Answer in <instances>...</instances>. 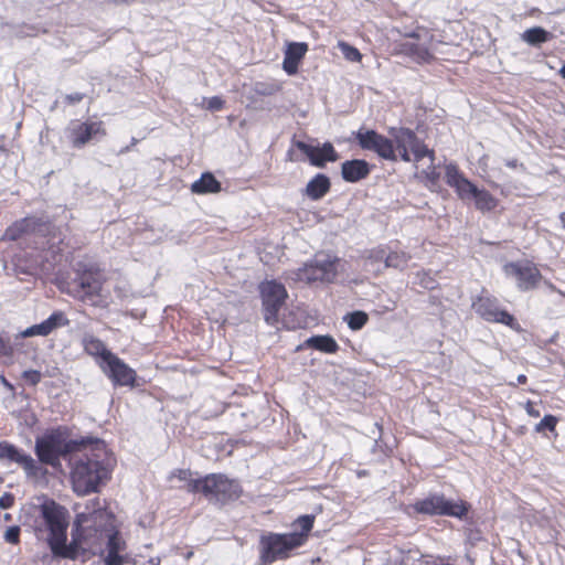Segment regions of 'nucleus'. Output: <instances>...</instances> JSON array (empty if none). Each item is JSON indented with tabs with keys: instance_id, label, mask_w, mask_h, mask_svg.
<instances>
[{
	"instance_id": "41",
	"label": "nucleus",
	"mask_w": 565,
	"mask_h": 565,
	"mask_svg": "<svg viewBox=\"0 0 565 565\" xmlns=\"http://www.w3.org/2000/svg\"><path fill=\"white\" fill-rule=\"evenodd\" d=\"M86 97L84 93L74 92L71 94H66L62 97L61 104L64 107L74 106L83 102V99Z\"/></svg>"
},
{
	"instance_id": "31",
	"label": "nucleus",
	"mask_w": 565,
	"mask_h": 565,
	"mask_svg": "<svg viewBox=\"0 0 565 565\" xmlns=\"http://www.w3.org/2000/svg\"><path fill=\"white\" fill-rule=\"evenodd\" d=\"M522 38L526 43H529L531 45H537V44L548 41L551 38V34L545 29H543L541 26H534V28L527 29L522 34Z\"/></svg>"
},
{
	"instance_id": "28",
	"label": "nucleus",
	"mask_w": 565,
	"mask_h": 565,
	"mask_svg": "<svg viewBox=\"0 0 565 565\" xmlns=\"http://www.w3.org/2000/svg\"><path fill=\"white\" fill-rule=\"evenodd\" d=\"M68 322L64 312L55 311L46 320L38 323V335H49L54 330L67 326Z\"/></svg>"
},
{
	"instance_id": "20",
	"label": "nucleus",
	"mask_w": 565,
	"mask_h": 565,
	"mask_svg": "<svg viewBox=\"0 0 565 565\" xmlns=\"http://www.w3.org/2000/svg\"><path fill=\"white\" fill-rule=\"evenodd\" d=\"M371 170V164L364 159H351L341 163V177L349 183H356L366 179Z\"/></svg>"
},
{
	"instance_id": "13",
	"label": "nucleus",
	"mask_w": 565,
	"mask_h": 565,
	"mask_svg": "<svg viewBox=\"0 0 565 565\" xmlns=\"http://www.w3.org/2000/svg\"><path fill=\"white\" fill-rule=\"evenodd\" d=\"M476 313L487 322L501 323L512 330L520 331L516 319L505 309L500 308L499 300L493 296H480L473 303Z\"/></svg>"
},
{
	"instance_id": "3",
	"label": "nucleus",
	"mask_w": 565,
	"mask_h": 565,
	"mask_svg": "<svg viewBox=\"0 0 565 565\" xmlns=\"http://www.w3.org/2000/svg\"><path fill=\"white\" fill-rule=\"evenodd\" d=\"M316 516L303 514L298 516L292 526L297 530L288 533H263L258 541V559L260 565H271L277 561H286L294 552L302 547L309 540L315 526Z\"/></svg>"
},
{
	"instance_id": "26",
	"label": "nucleus",
	"mask_w": 565,
	"mask_h": 565,
	"mask_svg": "<svg viewBox=\"0 0 565 565\" xmlns=\"http://www.w3.org/2000/svg\"><path fill=\"white\" fill-rule=\"evenodd\" d=\"M221 190V182L211 172L202 173L200 179L191 184V192L195 194L218 193Z\"/></svg>"
},
{
	"instance_id": "54",
	"label": "nucleus",
	"mask_w": 565,
	"mask_h": 565,
	"mask_svg": "<svg viewBox=\"0 0 565 565\" xmlns=\"http://www.w3.org/2000/svg\"><path fill=\"white\" fill-rule=\"evenodd\" d=\"M559 220L563 223V226L565 227V211L559 214Z\"/></svg>"
},
{
	"instance_id": "56",
	"label": "nucleus",
	"mask_w": 565,
	"mask_h": 565,
	"mask_svg": "<svg viewBox=\"0 0 565 565\" xmlns=\"http://www.w3.org/2000/svg\"><path fill=\"white\" fill-rule=\"evenodd\" d=\"M287 156H288L289 161H295V159L292 158L291 151H288Z\"/></svg>"
},
{
	"instance_id": "37",
	"label": "nucleus",
	"mask_w": 565,
	"mask_h": 565,
	"mask_svg": "<svg viewBox=\"0 0 565 565\" xmlns=\"http://www.w3.org/2000/svg\"><path fill=\"white\" fill-rule=\"evenodd\" d=\"M445 178H446V183L454 189L459 184L460 180L465 179V177L459 171V169L456 164H448L446 167Z\"/></svg>"
},
{
	"instance_id": "55",
	"label": "nucleus",
	"mask_w": 565,
	"mask_h": 565,
	"mask_svg": "<svg viewBox=\"0 0 565 565\" xmlns=\"http://www.w3.org/2000/svg\"><path fill=\"white\" fill-rule=\"evenodd\" d=\"M35 375V371L25 372V376H32Z\"/></svg>"
},
{
	"instance_id": "52",
	"label": "nucleus",
	"mask_w": 565,
	"mask_h": 565,
	"mask_svg": "<svg viewBox=\"0 0 565 565\" xmlns=\"http://www.w3.org/2000/svg\"><path fill=\"white\" fill-rule=\"evenodd\" d=\"M43 232V228H42V225L38 223V230H36V233H38V238L40 237V234ZM40 244V241L38 239V245Z\"/></svg>"
},
{
	"instance_id": "1",
	"label": "nucleus",
	"mask_w": 565,
	"mask_h": 565,
	"mask_svg": "<svg viewBox=\"0 0 565 565\" xmlns=\"http://www.w3.org/2000/svg\"><path fill=\"white\" fill-rule=\"evenodd\" d=\"M41 279L54 282L57 288L75 299L86 301L99 297L107 280L104 270L96 262L79 260L73 267L74 277L56 270L63 263L64 254L54 243L41 250Z\"/></svg>"
},
{
	"instance_id": "29",
	"label": "nucleus",
	"mask_w": 565,
	"mask_h": 565,
	"mask_svg": "<svg viewBox=\"0 0 565 565\" xmlns=\"http://www.w3.org/2000/svg\"><path fill=\"white\" fill-rule=\"evenodd\" d=\"M473 200L476 209L482 213L493 211L499 204V200L484 189H478Z\"/></svg>"
},
{
	"instance_id": "11",
	"label": "nucleus",
	"mask_w": 565,
	"mask_h": 565,
	"mask_svg": "<svg viewBox=\"0 0 565 565\" xmlns=\"http://www.w3.org/2000/svg\"><path fill=\"white\" fill-rule=\"evenodd\" d=\"M503 271L508 277L515 280L520 291H530L539 288L543 280V275L537 265L532 260H516L507 263Z\"/></svg>"
},
{
	"instance_id": "10",
	"label": "nucleus",
	"mask_w": 565,
	"mask_h": 565,
	"mask_svg": "<svg viewBox=\"0 0 565 565\" xmlns=\"http://www.w3.org/2000/svg\"><path fill=\"white\" fill-rule=\"evenodd\" d=\"M394 150L396 149L399 153V158L409 162L411 152L414 156V161L419 162L423 158L428 157L434 159V150L427 148L425 142L420 140L417 135L408 128H399L393 135Z\"/></svg>"
},
{
	"instance_id": "46",
	"label": "nucleus",
	"mask_w": 565,
	"mask_h": 565,
	"mask_svg": "<svg viewBox=\"0 0 565 565\" xmlns=\"http://www.w3.org/2000/svg\"><path fill=\"white\" fill-rule=\"evenodd\" d=\"M14 503V495L10 492H4L1 497H0V508L1 509H9L13 505Z\"/></svg>"
},
{
	"instance_id": "43",
	"label": "nucleus",
	"mask_w": 565,
	"mask_h": 565,
	"mask_svg": "<svg viewBox=\"0 0 565 565\" xmlns=\"http://www.w3.org/2000/svg\"><path fill=\"white\" fill-rule=\"evenodd\" d=\"M205 108L211 111H220L225 106V100L220 96H213L204 99Z\"/></svg>"
},
{
	"instance_id": "34",
	"label": "nucleus",
	"mask_w": 565,
	"mask_h": 565,
	"mask_svg": "<svg viewBox=\"0 0 565 565\" xmlns=\"http://www.w3.org/2000/svg\"><path fill=\"white\" fill-rule=\"evenodd\" d=\"M348 326L351 330H361L369 321V316L364 311H353L345 317Z\"/></svg>"
},
{
	"instance_id": "51",
	"label": "nucleus",
	"mask_w": 565,
	"mask_h": 565,
	"mask_svg": "<svg viewBox=\"0 0 565 565\" xmlns=\"http://www.w3.org/2000/svg\"><path fill=\"white\" fill-rule=\"evenodd\" d=\"M516 381L519 384H525L527 382V376L525 374H520Z\"/></svg>"
},
{
	"instance_id": "16",
	"label": "nucleus",
	"mask_w": 565,
	"mask_h": 565,
	"mask_svg": "<svg viewBox=\"0 0 565 565\" xmlns=\"http://www.w3.org/2000/svg\"><path fill=\"white\" fill-rule=\"evenodd\" d=\"M105 362H98L99 367L115 386H136L137 373L115 353L108 354Z\"/></svg>"
},
{
	"instance_id": "4",
	"label": "nucleus",
	"mask_w": 565,
	"mask_h": 565,
	"mask_svg": "<svg viewBox=\"0 0 565 565\" xmlns=\"http://www.w3.org/2000/svg\"><path fill=\"white\" fill-rule=\"evenodd\" d=\"M41 516L49 531L47 543L52 554L61 558L67 542L68 511L52 499L45 498L40 504Z\"/></svg>"
},
{
	"instance_id": "7",
	"label": "nucleus",
	"mask_w": 565,
	"mask_h": 565,
	"mask_svg": "<svg viewBox=\"0 0 565 565\" xmlns=\"http://www.w3.org/2000/svg\"><path fill=\"white\" fill-rule=\"evenodd\" d=\"M471 505L465 500L447 499L443 493H430L429 495L416 500L406 508L408 515H428V516H452L463 519L470 511Z\"/></svg>"
},
{
	"instance_id": "25",
	"label": "nucleus",
	"mask_w": 565,
	"mask_h": 565,
	"mask_svg": "<svg viewBox=\"0 0 565 565\" xmlns=\"http://www.w3.org/2000/svg\"><path fill=\"white\" fill-rule=\"evenodd\" d=\"M35 230V220L32 217H25L14 222L3 233V239L6 241H19L25 238L32 234Z\"/></svg>"
},
{
	"instance_id": "17",
	"label": "nucleus",
	"mask_w": 565,
	"mask_h": 565,
	"mask_svg": "<svg viewBox=\"0 0 565 565\" xmlns=\"http://www.w3.org/2000/svg\"><path fill=\"white\" fill-rule=\"evenodd\" d=\"M106 548L100 552L104 565H125L130 563V556L126 553L127 542L116 526H111L106 535Z\"/></svg>"
},
{
	"instance_id": "15",
	"label": "nucleus",
	"mask_w": 565,
	"mask_h": 565,
	"mask_svg": "<svg viewBox=\"0 0 565 565\" xmlns=\"http://www.w3.org/2000/svg\"><path fill=\"white\" fill-rule=\"evenodd\" d=\"M338 259H326L323 262H309L295 271L297 281L312 282H331L337 276Z\"/></svg>"
},
{
	"instance_id": "27",
	"label": "nucleus",
	"mask_w": 565,
	"mask_h": 565,
	"mask_svg": "<svg viewBox=\"0 0 565 565\" xmlns=\"http://www.w3.org/2000/svg\"><path fill=\"white\" fill-rule=\"evenodd\" d=\"M82 342L84 351L96 359H100L99 362H105L108 359L107 355L113 354L100 339L92 334L85 335Z\"/></svg>"
},
{
	"instance_id": "36",
	"label": "nucleus",
	"mask_w": 565,
	"mask_h": 565,
	"mask_svg": "<svg viewBox=\"0 0 565 565\" xmlns=\"http://www.w3.org/2000/svg\"><path fill=\"white\" fill-rule=\"evenodd\" d=\"M338 47L340 49V51L343 54L345 60H348L350 62H361L362 61L361 52L355 46L349 44L348 42L339 41Z\"/></svg>"
},
{
	"instance_id": "2",
	"label": "nucleus",
	"mask_w": 565,
	"mask_h": 565,
	"mask_svg": "<svg viewBox=\"0 0 565 565\" xmlns=\"http://www.w3.org/2000/svg\"><path fill=\"white\" fill-rule=\"evenodd\" d=\"M115 515L109 512L99 498L88 500L84 511L75 515L70 543L66 542L61 558L75 561L79 556L94 554L104 536L114 525Z\"/></svg>"
},
{
	"instance_id": "32",
	"label": "nucleus",
	"mask_w": 565,
	"mask_h": 565,
	"mask_svg": "<svg viewBox=\"0 0 565 565\" xmlns=\"http://www.w3.org/2000/svg\"><path fill=\"white\" fill-rule=\"evenodd\" d=\"M14 270L17 275L33 276L35 275V260L33 257L26 258L22 255H17L14 258Z\"/></svg>"
},
{
	"instance_id": "50",
	"label": "nucleus",
	"mask_w": 565,
	"mask_h": 565,
	"mask_svg": "<svg viewBox=\"0 0 565 565\" xmlns=\"http://www.w3.org/2000/svg\"><path fill=\"white\" fill-rule=\"evenodd\" d=\"M1 381H2L3 385H4L8 390H10V391H12V392L14 391L13 385H12L10 382H8V380H7L4 376H2V377H1Z\"/></svg>"
},
{
	"instance_id": "19",
	"label": "nucleus",
	"mask_w": 565,
	"mask_h": 565,
	"mask_svg": "<svg viewBox=\"0 0 565 565\" xmlns=\"http://www.w3.org/2000/svg\"><path fill=\"white\" fill-rule=\"evenodd\" d=\"M106 129L102 120L76 122L68 129V138L75 148H82L94 136H105Z\"/></svg>"
},
{
	"instance_id": "42",
	"label": "nucleus",
	"mask_w": 565,
	"mask_h": 565,
	"mask_svg": "<svg viewBox=\"0 0 565 565\" xmlns=\"http://www.w3.org/2000/svg\"><path fill=\"white\" fill-rule=\"evenodd\" d=\"M13 345L9 338L0 335V360L11 359L13 355Z\"/></svg>"
},
{
	"instance_id": "18",
	"label": "nucleus",
	"mask_w": 565,
	"mask_h": 565,
	"mask_svg": "<svg viewBox=\"0 0 565 565\" xmlns=\"http://www.w3.org/2000/svg\"><path fill=\"white\" fill-rule=\"evenodd\" d=\"M294 145L307 156L310 164L317 168H323L328 162H335L339 159V153L329 141L321 146H312L305 141L297 140Z\"/></svg>"
},
{
	"instance_id": "22",
	"label": "nucleus",
	"mask_w": 565,
	"mask_h": 565,
	"mask_svg": "<svg viewBox=\"0 0 565 565\" xmlns=\"http://www.w3.org/2000/svg\"><path fill=\"white\" fill-rule=\"evenodd\" d=\"M309 47L306 42H290L285 51L282 68L288 75L298 73L299 64L306 56Z\"/></svg>"
},
{
	"instance_id": "33",
	"label": "nucleus",
	"mask_w": 565,
	"mask_h": 565,
	"mask_svg": "<svg viewBox=\"0 0 565 565\" xmlns=\"http://www.w3.org/2000/svg\"><path fill=\"white\" fill-rule=\"evenodd\" d=\"M411 256L404 250H387L385 267L403 268L407 265Z\"/></svg>"
},
{
	"instance_id": "57",
	"label": "nucleus",
	"mask_w": 565,
	"mask_h": 565,
	"mask_svg": "<svg viewBox=\"0 0 565 565\" xmlns=\"http://www.w3.org/2000/svg\"><path fill=\"white\" fill-rule=\"evenodd\" d=\"M10 518H11L10 514H8V513L4 515L6 520H10Z\"/></svg>"
},
{
	"instance_id": "30",
	"label": "nucleus",
	"mask_w": 565,
	"mask_h": 565,
	"mask_svg": "<svg viewBox=\"0 0 565 565\" xmlns=\"http://www.w3.org/2000/svg\"><path fill=\"white\" fill-rule=\"evenodd\" d=\"M429 160H430V164L428 166V168L417 172L416 178L422 183H424L425 186L433 189L434 186H436L438 184V182L440 180V173L434 163L435 158L434 159L429 158Z\"/></svg>"
},
{
	"instance_id": "47",
	"label": "nucleus",
	"mask_w": 565,
	"mask_h": 565,
	"mask_svg": "<svg viewBox=\"0 0 565 565\" xmlns=\"http://www.w3.org/2000/svg\"><path fill=\"white\" fill-rule=\"evenodd\" d=\"M524 409L530 417L537 418L541 416V412L535 407V403L532 401L525 403Z\"/></svg>"
},
{
	"instance_id": "8",
	"label": "nucleus",
	"mask_w": 565,
	"mask_h": 565,
	"mask_svg": "<svg viewBox=\"0 0 565 565\" xmlns=\"http://www.w3.org/2000/svg\"><path fill=\"white\" fill-rule=\"evenodd\" d=\"M433 41L434 34L430 29L417 26L394 43L392 54L407 56L417 64H429L435 60L431 52Z\"/></svg>"
},
{
	"instance_id": "14",
	"label": "nucleus",
	"mask_w": 565,
	"mask_h": 565,
	"mask_svg": "<svg viewBox=\"0 0 565 565\" xmlns=\"http://www.w3.org/2000/svg\"><path fill=\"white\" fill-rule=\"evenodd\" d=\"M353 136L361 149L373 151L385 160H397L393 141L377 131L362 127Z\"/></svg>"
},
{
	"instance_id": "23",
	"label": "nucleus",
	"mask_w": 565,
	"mask_h": 565,
	"mask_svg": "<svg viewBox=\"0 0 565 565\" xmlns=\"http://www.w3.org/2000/svg\"><path fill=\"white\" fill-rule=\"evenodd\" d=\"M331 190V181L324 173H317L312 177L306 188L303 189V195L311 201H319L324 198Z\"/></svg>"
},
{
	"instance_id": "44",
	"label": "nucleus",
	"mask_w": 565,
	"mask_h": 565,
	"mask_svg": "<svg viewBox=\"0 0 565 565\" xmlns=\"http://www.w3.org/2000/svg\"><path fill=\"white\" fill-rule=\"evenodd\" d=\"M387 246H379L370 250L369 253V259L374 263H385V257L387 256Z\"/></svg>"
},
{
	"instance_id": "40",
	"label": "nucleus",
	"mask_w": 565,
	"mask_h": 565,
	"mask_svg": "<svg viewBox=\"0 0 565 565\" xmlns=\"http://www.w3.org/2000/svg\"><path fill=\"white\" fill-rule=\"evenodd\" d=\"M418 284L427 289L433 290L437 286L436 279L427 271L417 273Z\"/></svg>"
},
{
	"instance_id": "5",
	"label": "nucleus",
	"mask_w": 565,
	"mask_h": 565,
	"mask_svg": "<svg viewBox=\"0 0 565 565\" xmlns=\"http://www.w3.org/2000/svg\"><path fill=\"white\" fill-rule=\"evenodd\" d=\"M108 479V470L103 462L87 455L73 458L71 482L78 495L96 492L100 483Z\"/></svg>"
},
{
	"instance_id": "39",
	"label": "nucleus",
	"mask_w": 565,
	"mask_h": 565,
	"mask_svg": "<svg viewBox=\"0 0 565 565\" xmlns=\"http://www.w3.org/2000/svg\"><path fill=\"white\" fill-rule=\"evenodd\" d=\"M558 418L554 415H545L540 423L535 425V431L542 433L545 430L555 431Z\"/></svg>"
},
{
	"instance_id": "48",
	"label": "nucleus",
	"mask_w": 565,
	"mask_h": 565,
	"mask_svg": "<svg viewBox=\"0 0 565 565\" xmlns=\"http://www.w3.org/2000/svg\"><path fill=\"white\" fill-rule=\"evenodd\" d=\"M426 565H454L443 557H438L431 562H426Z\"/></svg>"
},
{
	"instance_id": "53",
	"label": "nucleus",
	"mask_w": 565,
	"mask_h": 565,
	"mask_svg": "<svg viewBox=\"0 0 565 565\" xmlns=\"http://www.w3.org/2000/svg\"><path fill=\"white\" fill-rule=\"evenodd\" d=\"M558 73L565 79V63L563 64Z\"/></svg>"
},
{
	"instance_id": "45",
	"label": "nucleus",
	"mask_w": 565,
	"mask_h": 565,
	"mask_svg": "<svg viewBox=\"0 0 565 565\" xmlns=\"http://www.w3.org/2000/svg\"><path fill=\"white\" fill-rule=\"evenodd\" d=\"M4 540L10 544H18L20 542V527L17 525L8 527L4 532Z\"/></svg>"
},
{
	"instance_id": "6",
	"label": "nucleus",
	"mask_w": 565,
	"mask_h": 565,
	"mask_svg": "<svg viewBox=\"0 0 565 565\" xmlns=\"http://www.w3.org/2000/svg\"><path fill=\"white\" fill-rule=\"evenodd\" d=\"M190 493H201L209 501L226 504L238 500L243 488L237 480L224 473H209L191 484Z\"/></svg>"
},
{
	"instance_id": "9",
	"label": "nucleus",
	"mask_w": 565,
	"mask_h": 565,
	"mask_svg": "<svg viewBox=\"0 0 565 565\" xmlns=\"http://www.w3.org/2000/svg\"><path fill=\"white\" fill-rule=\"evenodd\" d=\"M84 444V440H65L60 434L52 433L38 438V461L58 468L62 456L79 451Z\"/></svg>"
},
{
	"instance_id": "38",
	"label": "nucleus",
	"mask_w": 565,
	"mask_h": 565,
	"mask_svg": "<svg viewBox=\"0 0 565 565\" xmlns=\"http://www.w3.org/2000/svg\"><path fill=\"white\" fill-rule=\"evenodd\" d=\"M178 479L179 481L184 482V489L190 493L191 484L198 479L192 478V472L190 469H175L171 472L170 479Z\"/></svg>"
},
{
	"instance_id": "21",
	"label": "nucleus",
	"mask_w": 565,
	"mask_h": 565,
	"mask_svg": "<svg viewBox=\"0 0 565 565\" xmlns=\"http://www.w3.org/2000/svg\"><path fill=\"white\" fill-rule=\"evenodd\" d=\"M0 460L18 463L29 475H31L35 469V463L32 457L8 441H0Z\"/></svg>"
},
{
	"instance_id": "12",
	"label": "nucleus",
	"mask_w": 565,
	"mask_h": 565,
	"mask_svg": "<svg viewBox=\"0 0 565 565\" xmlns=\"http://www.w3.org/2000/svg\"><path fill=\"white\" fill-rule=\"evenodd\" d=\"M259 294L263 303L264 319L268 324L278 320V313L284 306L288 294L285 286L276 280H266L259 285Z\"/></svg>"
},
{
	"instance_id": "24",
	"label": "nucleus",
	"mask_w": 565,
	"mask_h": 565,
	"mask_svg": "<svg viewBox=\"0 0 565 565\" xmlns=\"http://www.w3.org/2000/svg\"><path fill=\"white\" fill-rule=\"evenodd\" d=\"M309 348L327 354H334L339 351V344L329 334L312 335L308 338L302 345L297 348V351Z\"/></svg>"
},
{
	"instance_id": "35",
	"label": "nucleus",
	"mask_w": 565,
	"mask_h": 565,
	"mask_svg": "<svg viewBox=\"0 0 565 565\" xmlns=\"http://www.w3.org/2000/svg\"><path fill=\"white\" fill-rule=\"evenodd\" d=\"M458 196L461 200H467L476 195L478 188L467 178L460 180L459 184L455 188Z\"/></svg>"
},
{
	"instance_id": "49",
	"label": "nucleus",
	"mask_w": 565,
	"mask_h": 565,
	"mask_svg": "<svg viewBox=\"0 0 565 565\" xmlns=\"http://www.w3.org/2000/svg\"><path fill=\"white\" fill-rule=\"evenodd\" d=\"M35 335V324L29 327L25 331L21 333V337H33Z\"/></svg>"
}]
</instances>
